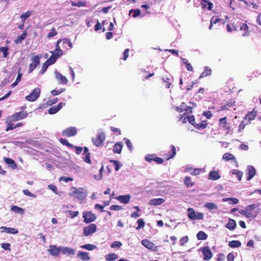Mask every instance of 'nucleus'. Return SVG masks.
Wrapping results in <instances>:
<instances>
[{
  "label": "nucleus",
  "instance_id": "nucleus-1",
  "mask_svg": "<svg viewBox=\"0 0 261 261\" xmlns=\"http://www.w3.org/2000/svg\"><path fill=\"white\" fill-rule=\"evenodd\" d=\"M256 205L252 204L246 206L244 210L239 211V213L248 218L254 219L257 216L259 211H256Z\"/></svg>",
  "mask_w": 261,
  "mask_h": 261
},
{
  "label": "nucleus",
  "instance_id": "nucleus-2",
  "mask_svg": "<svg viewBox=\"0 0 261 261\" xmlns=\"http://www.w3.org/2000/svg\"><path fill=\"white\" fill-rule=\"evenodd\" d=\"M106 139L105 133L100 130L98 131L95 137L92 138L93 144L97 147L101 146Z\"/></svg>",
  "mask_w": 261,
  "mask_h": 261
},
{
  "label": "nucleus",
  "instance_id": "nucleus-3",
  "mask_svg": "<svg viewBox=\"0 0 261 261\" xmlns=\"http://www.w3.org/2000/svg\"><path fill=\"white\" fill-rule=\"evenodd\" d=\"M227 118L224 117L219 120V126L223 130L226 131V133L229 134L231 132L230 123L227 121Z\"/></svg>",
  "mask_w": 261,
  "mask_h": 261
},
{
  "label": "nucleus",
  "instance_id": "nucleus-4",
  "mask_svg": "<svg viewBox=\"0 0 261 261\" xmlns=\"http://www.w3.org/2000/svg\"><path fill=\"white\" fill-rule=\"evenodd\" d=\"M28 113L27 112L19 111L14 113L9 117H11V119H12V120H14L15 121H18L20 120L25 119L28 117Z\"/></svg>",
  "mask_w": 261,
  "mask_h": 261
},
{
  "label": "nucleus",
  "instance_id": "nucleus-5",
  "mask_svg": "<svg viewBox=\"0 0 261 261\" xmlns=\"http://www.w3.org/2000/svg\"><path fill=\"white\" fill-rule=\"evenodd\" d=\"M83 217L84 219V222L86 223H89L93 222L97 218V216L94 214L90 211H87L83 213Z\"/></svg>",
  "mask_w": 261,
  "mask_h": 261
},
{
  "label": "nucleus",
  "instance_id": "nucleus-6",
  "mask_svg": "<svg viewBox=\"0 0 261 261\" xmlns=\"http://www.w3.org/2000/svg\"><path fill=\"white\" fill-rule=\"evenodd\" d=\"M201 251L203 255L204 260H210L213 256V254L209 246H204L200 248Z\"/></svg>",
  "mask_w": 261,
  "mask_h": 261
},
{
  "label": "nucleus",
  "instance_id": "nucleus-7",
  "mask_svg": "<svg viewBox=\"0 0 261 261\" xmlns=\"http://www.w3.org/2000/svg\"><path fill=\"white\" fill-rule=\"evenodd\" d=\"M40 57L39 55L34 56L31 58V63L29 65V72L31 73L40 63Z\"/></svg>",
  "mask_w": 261,
  "mask_h": 261
},
{
  "label": "nucleus",
  "instance_id": "nucleus-8",
  "mask_svg": "<svg viewBox=\"0 0 261 261\" xmlns=\"http://www.w3.org/2000/svg\"><path fill=\"white\" fill-rule=\"evenodd\" d=\"M40 94V89L39 88H36L29 95L25 97V99L29 101H34L37 99Z\"/></svg>",
  "mask_w": 261,
  "mask_h": 261
},
{
  "label": "nucleus",
  "instance_id": "nucleus-9",
  "mask_svg": "<svg viewBox=\"0 0 261 261\" xmlns=\"http://www.w3.org/2000/svg\"><path fill=\"white\" fill-rule=\"evenodd\" d=\"M96 231V225L95 224H90L88 226H85L83 228V234L87 237Z\"/></svg>",
  "mask_w": 261,
  "mask_h": 261
},
{
  "label": "nucleus",
  "instance_id": "nucleus-10",
  "mask_svg": "<svg viewBox=\"0 0 261 261\" xmlns=\"http://www.w3.org/2000/svg\"><path fill=\"white\" fill-rule=\"evenodd\" d=\"M145 159L148 162L150 163L151 161H153L158 164H162L164 161L162 158L156 156L154 154H146L145 156Z\"/></svg>",
  "mask_w": 261,
  "mask_h": 261
},
{
  "label": "nucleus",
  "instance_id": "nucleus-11",
  "mask_svg": "<svg viewBox=\"0 0 261 261\" xmlns=\"http://www.w3.org/2000/svg\"><path fill=\"white\" fill-rule=\"evenodd\" d=\"M141 244L144 247L153 251H156L158 250V247L150 241L147 239H144L142 241Z\"/></svg>",
  "mask_w": 261,
  "mask_h": 261
},
{
  "label": "nucleus",
  "instance_id": "nucleus-12",
  "mask_svg": "<svg viewBox=\"0 0 261 261\" xmlns=\"http://www.w3.org/2000/svg\"><path fill=\"white\" fill-rule=\"evenodd\" d=\"M180 120L183 123H186L187 120H188L189 123L194 126L196 124L195 117L193 115H187L186 113H184L181 116Z\"/></svg>",
  "mask_w": 261,
  "mask_h": 261
},
{
  "label": "nucleus",
  "instance_id": "nucleus-13",
  "mask_svg": "<svg viewBox=\"0 0 261 261\" xmlns=\"http://www.w3.org/2000/svg\"><path fill=\"white\" fill-rule=\"evenodd\" d=\"M77 133V129L74 127H69L62 132V135L66 137H70L75 135Z\"/></svg>",
  "mask_w": 261,
  "mask_h": 261
},
{
  "label": "nucleus",
  "instance_id": "nucleus-14",
  "mask_svg": "<svg viewBox=\"0 0 261 261\" xmlns=\"http://www.w3.org/2000/svg\"><path fill=\"white\" fill-rule=\"evenodd\" d=\"M48 252L50 255L57 256L61 252V246L57 247L56 245H50Z\"/></svg>",
  "mask_w": 261,
  "mask_h": 261
},
{
  "label": "nucleus",
  "instance_id": "nucleus-15",
  "mask_svg": "<svg viewBox=\"0 0 261 261\" xmlns=\"http://www.w3.org/2000/svg\"><path fill=\"white\" fill-rule=\"evenodd\" d=\"M61 252L65 255H73L75 254V251L74 249L71 248L61 246Z\"/></svg>",
  "mask_w": 261,
  "mask_h": 261
},
{
  "label": "nucleus",
  "instance_id": "nucleus-16",
  "mask_svg": "<svg viewBox=\"0 0 261 261\" xmlns=\"http://www.w3.org/2000/svg\"><path fill=\"white\" fill-rule=\"evenodd\" d=\"M13 122H15L14 120H12L11 117L9 116L7 117L6 119V123L7 124V127L6 131L8 132L10 130H13L15 128V125L13 123Z\"/></svg>",
  "mask_w": 261,
  "mask_h": 261
},
{
  "label": "nucleus",
  "instance_id": "nucleus-17",
  "mask_svg": "<svg viewBox=\"0 0 261 261\" xmlns=\"http://www.w3.org/2000/svg\"><path fill=\"white\" fill-rule=\"evenodd\" d=\"M256 171L255 169L254 168L253 166L249 165L248 166L247 168V180H250L255 175Z\"/></svg>",
  "mask_w": 261,
  "mask_h": 261
},
{
  "label": "nucleus",
  "instance_id": "nucleus-18",
  "mask_svg": "<svg viewBox=\"0 0 261 261\" xmlns=\"http://www.w3.org/2000/svg\"><path fill=\"white\" fill-rule=\"evenodd\" d=\"M55 75L56 79L60 84L66 85L67 83L68 80L66 76H63L61 73L56 71Z\"/></svg>",
  "mask_w": 261,
  "mask_h": 261
},
{
  "label": "nucleus",
  "instance_id": "nucleus-19",
  "mask_svg": "<svg viewBox=\"0 0 261 261\" xmlns=\"http://www.w3.org/2000/svg\"><path fill=\"white\" fill-rule=\"evenodd\" d=\"M119 200L121 203L124 204H127L129 203L130 199V195H119L115 198Z\"/></svg>",
  "mask_w": 261,
  "mask_h": 261
},
{
  "label": "nucleus",
  "instance_id": "nucleus-20",
  "mask_svg": "<svg viewBox=\"0 0 261 261\" xmlns=\"http://www.w3.org/2000/svg\"><path fill=\"white\" fill-rule=\"evenodd\" d=\"M240 28L239 30L242 32V35L243 36H247L249 35V28L248 25L246 23H241V24H240Z\"/></svg>",
  "mask_w": 261,
  "mask_h": 261
},
{
  "label": "nucleus",
  "instance_id": "nucleus-21",
  "mask_svg": "<svg viewBox=\"0 0 261 261\" xmlns=\"http://www.w3.org/2000/svg\"><path fill=\"white\" fill-rule=\"evenodd\" d=\"M222 158H223V159H224V160H225L226 161H230V160L234 161V163L237 165L236 166L237 167L238 166V162H237V161L236 160V159L235 156H234V155L232 154V153H228V152L225 153L223 155V157Z\"/></svg>",
  "mask_w": 261,
  "mask_h": 261
},
{
  "label": "nucleus",
  "instance_id": "nucleus-22",
  "mask_svg": "<svg viewBox=\"0 0 261 261\" xmlns=\"http://www.w3.org/2000/svg\"><path fill=\"white\" fill-rule=\"evenodd\" d=\"M0 229L2 232H6L8 233L17 234L18 233V230L14 228L2 226Z\"/></svg>",
  "mask_w": 261,
  "mask_h": 261
},
{
  "label": "nucleus",
  "instance_id": "nucleus-23",
  "mask_svg": "<svg viewBox=\"0 0 261 261\" xmlns=\"http://www.w3.org/2000/svg\"><path fill=\"white\" fill-rule=\"evenodd\" d=\"M237 226L236 221L232 219L229 218L228 223L226 224L225 227L230 230H233Z\"/></svg>",
  "mask_w": 261,
  "mask_h": 261
},
{
  "label": "nucleus",
  "instance_id": "nucleus-24",
  "mask_svg": "<svg viewBox=\"0 0 261 261\" xmlns=\"http://www.w3.org/2000/svg\"><path fill=\"white\" fill-rule=\"evenodd\" d=\"M220 178L218 171H210L208 178L211 180H216Z\"/></svg>",
  "mask_w": 261,
  "mask_h": 261
},
{
  "label": "nucleus",
  "instance_id": "nucleus-25",
  "mask_svg": "<svg viewBox=\"0 0 261 261\" xmlns=\"http://www.w3.org/2000/svg\"><path fill=\"white\" fill-rule=\"evenodd\" d=\"M256 112H255V113H254L253 111L248 112L244 117V120L247 121L248 123H250V121L253 120L255 119L256 116Z\"/></svg>",
  "mask_w": 261,
  "mask_h": 261
},
{
  "label": "nucleus",
  "instance_id": "nucleus-26",
  "mask_svg": "<svg viewBox=\"0 0 261 261\" xmlns=\"http://www.w3.org/2000/svg\"><path fill=\"white\" fill-rule=\"evenodd\" d=\"M164 201L165 200L163 198H154L151 199L149 203L150 205H159L163 203Z\"/></svg>",
  "mask_w": 261,
  "mask_h": 261
},
{
  "label": "nucleus",
  "instance_id": "nucleus-27",
  "mask_svg": "<svg viewBox=\"0 0 261 261\" xmlns=\"http://www.w3.org/2000/svg\"><path fill=\"white\" fill-rule=\"evenodd\" d=\"M72 194L74 195V197L79 199H83L85 197L84 193L76 188L73 191Z\"/></svg>",
  "mask_w": 261,
  "mask_h": 261
},
{
  "label": "nucleus",
  "instance_id": "nucleus-28",
  "mask_svg": "<svg viewBox=\"0 0 261 261\" xmlns=\"http://www.w3.org/2000/svg\"><path fill=\"white\" fill-rule=\"evenodd\" d=\"M77 256L80 257L82 260H89L90 257L89 256V254L86 252L79 251L77 253Z\"/></svg>",
  "mask_w": 261,
  "mask_h": 261
},
{
  "label": "nucleus",
  "instance_id": "nucleus-29",
  "mask_svg": "<svg viewBox=\"0 0 261 261\" xmlns=\"http://www.w3.org/2000/svg\"><path fill=\"white\" fill-rule=\"evenodd\" d=\"M212 70L211 68H210L208 66H205L204 68V71L203 72L200 74V76L199 77V79H201L204 77L211 75L212 74Z\"/></svg>",
  "mask_w": 261,
  "mask_h": 261
},
{
  "label": "nucleus",
  "instance_id": "nucleus-30",
  "mask_svg": "<svg viewBox=\"0 0 261 261\" xmlns=\"http://www.w3.org/2000/svg\"><path fill=\"white\" fill-rule=\"evenodd\" d=\"M122 144L121 142L116 143L113 147V152L115 153H120L122 148Z\"/></svg>",
  "mask_w": 261,
  "mask_h": 261
},
{
  "label": "nucleus",
  "instance_id": "nucleus-31",
  "mask_svg": "<svg viewBox=\"0 0 261 261\" xmlns=\"http://www.w3.org/2000/svg\"><path fill=\"white\" fill-rule=\"evenodd\" d=\"M27 35V31L26 30H24L23 31L22 34L17 37V38L15 40V43L16 44H18L19 43H21V41L24 40Z\"/></svg>",
  "mask_w": 261,
  "mask_h": 261
},
{
  "label": "nucleus",
  "instance_id": "nucleus-32",
  "mask_svg": "<svg viewBox=\"0 0 261 261\" xmlns=\"http://www.w3.org/2000/svg\"><path fill=\"white\" fill-rule=\"evenodd\" d=\"M11 210L14 212L15 213L20 214L21 215H23L24 212V209L14 205H11Z\"/></svg>",
  "mask_w": 261,
  "mask_h": 261
},
{
  "label": "nucleus",
  "instance_id": "nucleus-33",
  "mask_svg": "<svg viewBox=\"0 0 261 261\" xmlns=\"http://www.w3.org/2000/svg\"><path fill=\"white\" fill-rule=\"evenodd\" d=\"M228 246L231 248H238L241 246V242L238 240H233L228 242Z\"/></svg>",
  "mask_w": 261,
  "mask_h": 261
},
{
  "label": "nucleus",
  "instance_id": "nucleus-34",
  "mask_svg": "<svg viewBox=\"0 0 261 261\" xmlns=\"http://www.w3.org/2000/svg\"><path fill=\"white\" fill-rule=\"evenodd\" d=\"M32 13V11H28L25 13H23L20 16V18L22 22L24 23L25 21L28 18Z\"/></svg>",
  "mask_w": 261,
  "mask_h": 261
},
{
  "label": "nucleus",
  "instance_id": "nucleus-35",
  "mask_svg": "<svg viewBox=\"0 0 261 261\" xmlns=\"http://www.w3.org/2000/svg\"><path fill=\"white\" fill-rule=\"evenodd\" d=\"M176 148L174 145H172L171 146V150L168 152L169 156L167 158V160H169L170 159L173 158L174 156L176 155Z\"/></svg>",
  "mask_w": 261,
  "mask_h": 261
},
{
  "label": "nucleus",
  "instance_id": "nucleus-36",
  "mask_svg": "<svg viewBox=\"0 0 261 261\" xmlns=\"http://www.w3.org/2000/svg\"><path fill=\"white\" fill-rule=\"evenodd\" d=\"M118 258V255L115 253H110L106 256V259L108 261H115Z\"/></svg>",
  "mask_w": 261,
  "mask_h": 261
},
{
  "label": "nucleus",
  "instance_id": "nucleus-37",
  "mask_svg": "<svg viewBox=\"0 0 261 261\" xmlns=\"http://www.w3.org/2000/svg\"><path fill=\"white\" fill-rule=\"evenodd\" d=\"M207 123L206 120L202 121L200 123H196L194 127L197 129H203L206 127Z\"/></svg>",
  "mask_w": 261,
  "mask_h": 261
},
{
  "label": "nucleus",
  "instance_id": "nucleus-38",
  "mask_svg": "<svg viewBox=\"0 0 261 261\" xmlns=\"http://www.w3.org/2000/svg\"><path fill=\"white\" fill-rule=\"evenodd\" d=\"M196 237L198 240H205L207 238V234L203 231H200L197 233Z\"/></svg>",
  "mask_w": 261,
  "mask_h": 261
},
{
  "label": "nucleus",
  "instance_id": "nucleus-39",
  "mask_svg": "<svg viewBox=\"0 0 261 261\" xmlns=\"http://www.w3.org/2000/svg\"><path fill=\"white\" fill-rule=\"evenodd\" d=\"M188 216L190 220H195L196 213L193 208H188Z\"/></svg>",
  "mask_w": 261,
  "mask_h": 261
},
{
  "label": "nucleus",
  "instance_id": "nucleus-40",
  "mask_svg": "<svg viewBox=\"0 0 261 261\" xmlns=\"http://www.w3.org/2000/svg\"><path fill=\"white\" fill-rule=\"evenodd\" d=\"M201 5L203 8H205L208 6L207 8L209 10L212 9L213 8V4L210 2L209 1L207 0H203L201 2Z\"/></svg>",
  "mask_w": 261,
  "mask_h": 261
},
{
  "label": "nucleus",
  "instance_id": "nucleus-41",
  "mask_svg": "<svg viewBox=\"0 0 261 261\" xmlns=\"http://www.w3.org/2000/svg\"><path fill=\"white\" fill-rule=\"evenodd\" d=\"M242 22L238 20H234L233 22L231 23V25L233 28V31H238L241 24Z\"/></svg>",
  "mask_w": 261,
  "mask_h": 261
},
{
  "label": "nucleus",
  "instance_id": "nucleus-42",
  "mask_svg": "<svg viewBox=\"0 0 261 261\" xmlns=\"http://www.w3.org/2000/svg\"><path fill=\"white\" fill-rule=\"evenodd\" d=\"M232 174H235L239 181H241L243 176V172L240 170L234 169L232 170Z\"/></svg>",
  "mask_w": 261,
  "mask_h": 261
},
{
  "label": "nucleus",
  "instance_id": "nucleus-43",
  "mask_svg": "<svg viewBox=\"0 0 261 261\" xmlns=\"http://www.w3.org/2000/svg\"><path fill=\"white\" fill-rule=\"evenodd\" d=\"M96 247L95 245H92V244H90L83 245L81 246V248L85 249H87V250H90V251L94 250V249L96 248Z\"/></svg>",
  "mask_w": 261,
  "mask_h": 261
},
{
  "label": "nucleus",
  "instance_id": "nucleus-44",
  "mask_svg": "<svg viewBox=\"0 0 261 261\" xmlns=\"http://www.w3.org/2000/svg\"><path fill=\"white\" fill-rule=\"evenodd\" d=\"M205 207L210 210H216L217 209V205L212 202H208L205 204Z\"/></svg>",
  "mask_w": 261,
  "mask_h": 261
},
{
  "label": "nucleus",
  "instance_id": "nucleus-45",
  "mask_svg": "<svg viewBox=\"0 0 261 261\" xmlns=\"http://www.w3.org/2000/svg\"><path fill=\"white\" fill-rule=\"evenodd\" d=\"M184 184L187 187L194 185V183L191 181V179L189 176H186L185 178Z\"/></svg>",
  "mask_w": 261,
  "mask_h": 261
},
{
  "label": "nucleus",
  "instance_id": "nucleus-46",
  "mask_svg": "<svg viewBox=\"0 0 261 261\" xmlns=\"http://www.w3.org/2000/svg\"><path fill=\"white\" fill-rule=\"evenodd\" d=\"M58 58L56 57L53 54L46 61L49 65L54 64Z\"/></svg>",
  "mask_w": 261,
  "mask_h": 261
},
{
  "label": "nucleus",
  "instance_id": "nucleus-47",
  "mask_svg": "<svg viewBox=\"0 0 261 261\" xmlns=\"http://www.w3.org/2000/svg\"><path fill=\"white\" fill-rule=\"evenodd\" d=\"M51 53L57 58L62 56L63 54V50L62 49H55L54 51H51Z\"/></svg>",
  "mask_w": 261,
  "mask_h": 261
},
{
  "label": "nucleus",
  "instance_id": "nucleus-48",
  "mask_svg": "<svg viewBox=\"0 0 261 261\" xmlns=\"http://www.w3.org/2000/svg\"><path fill=\"white\" fill-rule=\"evenodd\" d=\"M182 61L184 64H185L187 70L189 71H192L193 70V67L191 64L188 62V61L186 59H183Z\"/></svg>",
  "mask_w": 261,
  "mask_h": 261
},
{
  "label": "nucleus",
  "instance_id": "nucleus-49",
  "mask_svg": "<svg viewBox=\"0 0 261 261\" xmlns=\"http://www.w3.org/2000/svg\"><path fill=\"white\" fill-rule=\"evenodd\" d=\"M103 166L102 165L99 170V174L97 175H94V178L96 180H100L102 177V172Z\"/></svg>",
  "mask_w": 261,
  "mask_h": 261
},
{
  "label": "nucleus",
  "instance_id": "nucleus-50",
  "mask_svg": "<svg viewBox=\"0 0 261 261\" xmlns=\"http://www.w3.org/2000/svg\"><path fill=\"white\" fill-rule=\"evenodd\" d=\"M224 201H229V203L230 204H237L239 202V200L237 199V198H232V197H231V198H226V200H225L224 199H223Z\"/></svg>",
  "mask_w": 261,
  "mask_h": 261
},
{
  "label": "nucleus",
  "instance_id": "nucleus-51",
  "mask_svg": "<svg viewBox=\"0 0 261 261\" xmlns=\"http://www.w3.org/2000/svg\"><path fill=\"white\" fill-rule=\"evenodd\" d=\"M59 111V109L56 106H55L49 108L48 110V113L49 114L53 115L57 113Z\"/></svg>",
  "mask_w": 261,
  "mask_h": 261
},
{
  "label": "nucleus",
  "instance_id": "nucleus-52",
  "mask_svg": "<svg viewBox=\"0 0 261 261\" xmlns=\"http://www.w3.org/2000/svg\"><path fill=\"white\" fill-rule=\"evenodd\" d=\"M8 47H0V51L3 53V56L4 58H6L9 54Z\"/></svg>",
  "mask_w": 261,
  "mask_h": 261
},
{
  "label": "nucleus",
  "instance_id": "nucleus-53",
  "mask_svg": "<svg viewBox=\"0 0 261 261\" xmlns=\"http://www.w3.org/2000/svg\"><path fill=\"white\" fill-rule=\"evenodd\" d=\"M110 162L114 164L116 171H118L121 166V165L120 164L119 162L118 161L111 160Z\"/></svg>",
  "mask_w": 261,
  "mask_h": 261
},
{
  "label": "nucleus",
  "instance_id": "nucleus-54",
  "mask_svg": "<svg viewBox=\"0 0 261 261\" xmlns=\"http://www.w3.org/2000/svg\"><path fill=\"white\" fill-rule=\"evenodd\" d=\"M138 226L136 227V229H139L143 228L145 226V222L143 219H139L137 221Z\"/></svg>",
  "mask_w": 261,
  "mask_h": 261
},
{
  "label": "nucleus",
  "instance_id": "nucleus-55",
  "mask_svg": "<svg viewBox=\"0 0 261 261\" xmlns=\"http://www.w3.org/2000/svg\"><path fill=\"white\" fill-rule=\"evenodd\" d=\"M248 124L249 123L247 121L244 120V119H243V120L241 122L239 126L238 132H241L242 130L245 128V126Z\"/></svg>",
  "mask_w": 261,
  "mask_h": 261
},
{
  "label": "nucleus",
  "instance_id": "nucleus-56",
  "mask_svg": "<svg viewBox=\"0 0 261 261\" xmlns=\"http://www.w3.org/2000/svg\"><path fill=\"white\" fill-rule=\"evenodd\" d=\"M122 245L121 242L116 241L111 244V247L113 248H119Z\"/></svg>",
  "mask_w": 261,
  "mask_h": 261
},
{
  "label": "nucleus",
  "instance_id": "nucleus-57",
  "mask_svg": "<svg viewBox=\"0 0 261 261\" xmlns=\"http://www.w3.org/2000/svg\"><path fill=\"white\" fill-rule=\"evenodd\" d=\"M189 241V238L187 236L180 238L179 243L181 246L185 245Z\"/></svg>",
  "mask_w": 261,
  "mask_h": 261
},
{
  "label": "nucleus",
  "instance_id": "nucleus-58",
  "mask_svg": "<svg viewBox=\"0 0 261 261\" xmlns=\"http://www.w3.org/2000/svg\"><path fill=\"white\" fill-rule=\"evenodd\" d=\"M49 66V64L47 63L46 62V61H45L42 66V69L41 70H40V73L41 74H43L45 73V72L46 71V70H47L48 67Z\"/></svg>",
  "mask_w": 261,
  "mask_h": 261
},
{
  "label": "nucleus",
  "instance_id": "nucleus-59",
  "mask_svg": "<svg viewBox=\"0 0 261 261\" xmlns=\"http://www.w3.org/2000/svg\"><path fill=\"white\" fill-rule=\"evenodd\" d=\"M65 90V89L61 88L59 90L54 89L51 91V93L53 95L55 96L60 94L64 91Z\"/></svg>",
  "mask_w": 261,
  "mask_h": 261
},
{
  "label": "nucleus",
  "instance_id": "nucleus-60",
  "mask_svg": "<svg viewBox=\"0 0 261 261\" xmlns=\"http://www.w3.org/2000/svg\"><path fill=\"white\" fill-rule=\"evenodd\" d=\"M202 171V169L201 168H195L192 170L190 174L192 175H197L199 174Z\"/></svg>",
  "mask_w": 261,
  "mask_h": 261
},
{
  "label": "nucleus",
  "instance_id": "nucleus-61",
  "mask_svg": "<svg viewBox=\"0 0 261 261\" xmlns=\"http://www.w3.org/2000/svg\"><path fill=\"white\" fill-rule=\"evenodd\" d=\"M57 32L56 31V29L55 28L53 27L51 29V32H49L48 34H47V38H51V37H53L54 36H55L56 35H57Z\"/></svg>",
  "mask_w": 261,
  "mask_h": 261
},
{
  "label": "nucleus",
  "instance_id": "nucleus-62",
  "mask_svg": "<svg viewBox=\"0 0 261 261\" xmlns=\"http://www.w3.org/2000/svg\"><path fill=\"white\" fill-rule=\"evenodd\" d=\"M4 160H5V162L8 165H14V166H16L15 161L13 159H11L10 158H5Z\"/></svg>",
  "mask_w": 261,
  "mask_h": 261
},
{
  "label": "nucleus",
  "instance_id": "nucleus-63",
  "mask_svg": "<svg viewBox=\"0 0 261 261\" xmlns=\"http://www.w3.org/2000/svg\"><path fill=\"white\" fill-rule=\"evenodd\" d=\"M110 209L112 211H120L122 210L123 207L121 205H112L110 206Z\"/></svg>",
  "mask_w": 261,
  "mask_h": 261
},
{
  "label": "nucleus",
  "instance_id": "nucleus-64",
  "mask_svg": "<svg viewBox=\"0 0 261 261\" xmlns=\"http://www.w3.org/2000/svg\"><path fill=\"white\" fill-rule=\"evenodd\" d=\"M48 188L51 190L55 194H58V189L57 187L53 185L50 184L48 186Z\"/></svg>",
  "mask_w": 261,
  "mask_h": 261
}]
</instances>
